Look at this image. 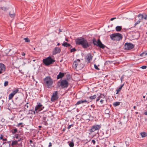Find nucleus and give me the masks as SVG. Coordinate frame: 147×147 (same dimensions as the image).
<instances>
[{"instance_id":"obj_1","label":"nucleus","mask_w":147,"mask_h":147,"mask_svg":"<svg viewBox=\"0 0 147 147\" xmlns=\"http://www.w3.org/2000/svg\"><path fill=\"white\" fill-rule=\"evenodd\" d=\"M75 42L76 45H81L84 49L87 48L90 45L87 40L83 38H76L75 40Z\"/></svg>"},{"instance_id":"obj_2","label":"nucleus","mask_w":147,"mask_h":147,"mask_svg":"<svg viewBox=\"0 0 147 147\" xmlns=\"http://www.w3.org/2000/svg\"><path fill=\"white\" fill-rule=\"evenodd\" d=\"M84 66V64L81 62L79 59H77L73 62V67L76 69L77 68L78 69H82Z\"/></svg>"},{"instance_id":"obj_3","label":"nucleus","mask_w":147,"mask_h":147,"mask_svg":"<svg viewBox=\"0 0 147 147\" xmlns=\"http://www.w3.org/2000/svg\"><path fill=\"white\" fill-rule=\"evenodd\" d=\"M44 83L48 88H51L53 84V81L50 76L46 77L43 80Z\"/></svg>"},{"instance_id":"obj_4","label":"nucleus","mask_w":147,"mask_h":147,"mask_svg":"<svg viewBox=\"0 0 147 147\" xmlns=\"http://www.w3.org/2000/svg\"><path fill=\"white\" fill-rule=\"evenodd\" d=\"M69 85L68 82L66 80H62L58 81L57 83V86L58 88L60 86L62 88H67Z\"/></svg>"},{"instance_id":"obj_5","label":"nucleus","mask_w":147,"mask_h":147,"mask_svg":"<svg viewBox=\"0 0 147 147\" xmlns=\"http://www.w3.org/2000/svg\"><path fill=\"white\" fill-rule=\"evenodd\" d=\"M92 41L94 45L100 48L104 49L106 47V46L102 44L99 39H98L97 41H96V39L94 38L92 40Z\"/></svg>"},{"instance_id":"obj_6","label":"nucleus","mask_w":147,"mask_h":147,"mask_svg":"<svg viewBox=\"0 0 147 147\" xmlns=\"http://www.w3.org/2000/svg\"><path fill=\"white\" fill-rule=\"evenodd\" d=\"M111 39L114 40L119 41L122 38V35L119 33L113 34L110 36Z\"/></svg>"},{"instance_id":"obj_7","label":"nucleus","mask_w":147,"mask_h":147,"mask_svg":"<svg viewBox=\"0 0 147 147\" xmlns=\"http://www.w3.org/2000/svg\"><path fill=\"white\" fill-rule=\"evenodd\" d=\"M55 61V60L52 59L50 56L43 60V63L46 66H48L51 64H52Z\"/></svg>"},{"instance_id":"obj_8","label":"nucleus","mask_w":147,"mask_h":147,"mask_svg":"<svg viewBox=\"0 0 147 147\" xmlns=\"http://www.w3.org/2000/svg\"><path fill=\"white\" fill-rule=\"evenodd\" d=\"M134 45L131 43H126L124 46V49L126 50H129L134 48Z\"/></svg>"},{"instance_id":"obj_9","label":"nucleus","mask_w":147,"mask_h":147,"mask_svg":"<svg viewBox=\"0 0 147 147\" xmlns=\"http://www.w3.org/2000/svg\"><path fill=\"white\" fill-rule=\"evenodd\" d=\"M100 127H101L100 125H94L91 127V129L89 130V131L91 133H92L96 130H98L100 129Z\"/></svg>"},{"instance_id":"obj_10","label":"nucleus","mask_w":147,"mask_h":147,"mask_svg":"<svg viewBox=\"0 0 147 147\" xmlns=\"http://www.w3.org/2000/svg\"><path fill=\"white\" fill-rule=\"evenodd\" d=\"M58 94V92L57 91H55L53 92L51 98V100L52 102H54L58 100L59 98Z\"/></svg>"},{"instance_id":"obj_11","label":"nucleus","mask_w":147,"mask_h":147,"mask_svg":"<svg viewBox=\"0 0 147 147\" xmlns=\"http://www.w3.org/2000/svg\"><path fill=\"white\" fill-rule=\"evenodd\" d=\"M44 107L40 104L39 103L38 104L36 105L35 108V111L37 113L42 110Z\"/></svg>"},{"instance_id":"obj_12","label":"nucleus","mask_w":147,"mask_h":147,"mask_svg":"<svg viewBox=\"0 0 147 147\" xmlns=\"http://www.w3.org/2000/svg\"><path fill=\"white\" fill-rule=\"evenodd\" d=\"M92 56L90 53H88L85 57V59L86 60H87L88 63H90L91 60H92Z\"/></svg>"},{"instance_id":"obj_13","label":"nucleus","mask_w":147,"mask_h":147,"mask_svg":"<svg viewBox=\"0 0 147 147\" xmlns=\"http://www.w3.org/2000/svg\"><path fill=\"white\" fill-rule=\"evenodd\" d=\"M61 50L60 48L58 47H55L53 52V54L55 55L57 53H59L61 52Z\"/></svg>"},{"instance_id":"obj_14","label":"nucleus","mask_w":147,"mask_h":147,"mask_svg":"<svg viewBox=\"0 0 147 147\" xmlns=\"http://www.w3.org/2000/svg\"><path fill=\"white\" fill-rule=\"evenodd\" d=\"M5 65L2 63H0V74L2 73V72L5 71Z\"/></svg>"},{"instance_id":"obj_15","label":"nucleus","mask_w":147,"mask_h":147,"mask_svg":"<svg viewBox=\"0 0 147 147\" xmlns=\"http://www.w3.org/2000/svg\"><path fill=\"white\" fill-rule=\"evenodd\" d=\"M87 102L88 103H89L88 102V101L86 100H82L78 101L76 103V104L75 105H78L79 104H81L82 103H86Z\"/></svg>"},{"instance_id":"obj_16","label":"nucleus","mask_w":147,"mask_h":147,"mask_svg":"<svg viewBox=\"0 0 147 147\" xmlns=\"http://www.w3.org/2000/svg\"><path fill=\"white\" fill-rule=\"evenodd\" d=\"M62 45L65 47H69L70 49L72 47V46L70 44L66 42H64L62 44Z\"/></svg>"},{"instance_id":"obj_17","label":"nucleus","mask_w":147,"mask_h":147,"mask_svg":"<svg viewBox=\"0 0 147 147\" xmlns=\"http://www.w3.org/2000/svg\"><path fill=\"white\" fill-rule=\"evenodd\" d=\"M64 76V74L61 72H60L59 74L57 76V79L58 80L59 79L61 78Z\"/></svg>"},{"instance_id":"obj_18","label":"nucleus","mask_w":147,"mask_h":147,"mask_svg":"<svg viewBox=\"0 0 147 147\" xmlns=\"http://www.w3.org/2000/svg\"><path fill=\"white\" fill-rule=\"evenodd\" d=\"M124 85V84H123L119 88L117 89L116 90L117 91V93L116 94H118L119 92H120V90L123 87Z\"/></svg>"},{"instance_id":"obj_19","label":"nucleus","mask_w":147,"mask_h":147,"mask_svg":"<svg viewBox=\"0 0 147 147\" xmlns=\"http://www.w3.org/2000/svg\"><path fill=\"white\" fill-rule=\"evenodd\" d=\"M97 97L96 95H94L93 96H91L89 97V98L91 100H94Z\"/></svg>"},{"instance_id":"obj_20","label":"nucleus","mask_w":147,"mask_h":147,"mask_svg":"<svg viewBox=\"0 0 147 147\" xmlns=\"http://www.w3.org/2000/svg\"><path fill=\"white\" fill-rule=\"evenodd\" d=\"M140 134L142 138L145 137L147 136V134L145 132H142L140 133Z\"/></svg>"},{"instance_id":"obj_21","label":"nucleus","mask_w":147,"mask_h":147,"mask_svg":"<svg viewBox=\"0 0 147 147\" xmlns=\"http://www.w3.org/2000/svg\"><path fill=\"white\" fill-rule=\"evenodd\" d=\"M122 29L121 26H117L116 27V30L117 31H120Z\"/></svg>"},{"instance_id":"obj_22","label":"nucleus","mask_w":147,"mask_h":147,"mask_svg":"<svg viewBox=\"0 0 147 147\" xmlns=\"http://www.w3.org/2000/svg\"><path fill=\"white\" fill-rule=\"evenodd\" d=\"M35 111L32 110H30L29 111L28 114H35Z\"/></svg>"},{"instance_id":"obj_23","label":"nucleus","mask_w":147,"mask_h":147,"mask_svg":"<svg viewBox=\"0 0 147 147\" xmlns=\"http://www.w3.org/2000/svg\"><path fill=\"white\" fill-rule=\"evenodd\" d=\"M18 88L14 90L13 91L12 93L14 95L16 94L17 93H18Z\"/></svg>"},{"instance_id":"obj_24","label":"nucleus","mask_w":147,"mask_h":147,"mask_svg":"<svg viewBox=\"0 0 147 147\" xmlns=\"http://www.w3.org/2000/svg\"><path fill=\"white\" fill-rule=\"evenodd\" d=\"M138 17L139 18L141 17V18L140 19V20H142L144 18V13L143 14H139L138 16Z\"/></svg>"},{"instance_id":"obj_25","label":"nucleus","mask_w":147,"mask_h":147,"mask_svg":"<svg viewBox=\"0 0 147 147\" xmlns=\"http://www.w3.org/2000/svg\"><path fill=\"white\" fill-rule=\"evenodd\" d=\"M28 104H29V103L27 102L26 104L25 105L24 107V111H25L26 110H27L29 108V105Z\"/></svg>"},{"instance_id":"obj_26","label":"nucleus","mask_w":147,"mask_h":147,"mask_svg":"<svg viewBox=\"0 0 147 147\" xmlns=\"http://www.w3.org/2000/svg\"><path fill=\"white\" fill-rule=\"evenodd\" d=\"M14 95L12 93L10 94L9 95V99L11 100L12 99L13 96H14Z\"/></svg>"},{"instance_id":"obj_27","label":"nucleus","mask_w":147,"mask_h":147,"mask_svg":"<svg viewBox=\"0 0 147 147\" xmlns=\"http://www.w3.org/2000/svg\"><path fill=\"white\" fill-rule=\"evenodd\" d=\"M9 15L11 18H13L15 16V14L14 13H9Z\"/></svg>"},{"instance_id":"obj_28","label":"nucleus","mask_w":147,"mask_h":147,"mask_svg":"<svg viewBox=\"0 0 147 147\" xmlns=\"http://www.w3.org/2000/svg\"><path fill=\"white\" fill-rule=\"evenodd\" d=\"M104 97H105V96H104V94H100V96H99L98 98H99V99L100 100V98H104Z\"/></svg>"},{"instance_id":"obj_29","label":"nucleus","mask_w":147,"mask_h":147,"mask_svg":"<svg viewBox=\"0 0 147 147\" xmlns=\"http://www.w3.org/2000/svg\"><path fill=\"white\" fill-rule=\"evenodd\" d=\"M120 102H116L114 103L113 105L115 106H117L119 105Z\"/></svg>"},{"instance_id":"obj_30","label":"nucleus","mask_w":147,"mask_h":147,"mask_svg":"<svg viewBox=\"0 0 147 147\" xmlns=\"http://www.w3.org/2000/svg\"><path fill=\"white\" fill-rule=\"evenodd\" d=\"M24 40H25V42H30V40L28 38H24Z\"/></svg>"},{"instance_id":"obj_31","label":"nucleus","mask_w":147,"mask_h":147,"mask_svg":"<svg viewBox=\"0 0 147 147\" xmlns=\"http://www.w3.org/2000/svg\"><path fill=\"white\" fill-rule=\"evenodd\" d=\"M69 146L70 147H73L74 146V144L73 142H70L69 144Z\"/></svg>"},{"instance_id":"obj_32","label":"nucleus","mask_w":147,"mask_h":147,"mask_svg":"<svg viewBox=\"0 0 147 147\" xmlns=\"http://www.w3.org/2000/svg\"><path fill=\"white\" fill-rule=\"evenodd\" d=\"M18 131V129L16 128H15L13 129V131H12V133L13 134H16Z\"/></svg>"},{"instance_id":"obj_33","label":"nucleus","mask_w":147,"mask_h":147,"mask_svg":"<svg viewBox=\"0 0 147 147\" xmlns=\"http://www.w3.org/2000/svg\"><path fill=\"white\" fill-rule=\"evenodd\" d=\"M140 20H138V21H137V22H136L135 23V24L134 25V27H135L138 24H139V23H140V22H141V21H140Z\"/></svg>"},{"instance_id":"obj_34","label":"nucleus","mask_w":147,"mask_h":147,"mask_svg":"<svg viewBox=\"0 0 147 147\" xmlns=\"http://www.w3.org/2000/svg\"><path fill=\"white\" fill-rule=\"evenodd\" d=\"M76 51V50L75 48H74L72 49H71L70 50V52H75Z\"/></svg>"},{"instance_id":"obj_35","label":"nucleus","mask_w":147,"mask_h":147,"mask_svg":"<svg viewBox=\"0 0 147 147\" xmlns=\"http://www.w3.org/2000/svg\"><path fill=\"white\" fill-rule=\"evenodd\" d=\"M147 15L145 13H144V19L146 20H147Z\"/></svg>"},{"instance_id":"obj_36","label":"nucleus","mask_w":147,"mask_h":147,"mask_svg":"<svg viewBox=\"0 0 147 147\" xmlns=\"http://www.w3.org/2000/svg\"><path fill=\"white\" fill-rule=\"evenodd\" d=\"M8 82L7 81H5L4 84V86H7L8 85Z\"/></svg>"},{"instance_id":"obj_37","label":"nucleus","mask_w":147,"mask_h":147,"mask_svg":"<svg viewBox=\"0 0 147 147\" xmlns=\"http://www.w3.org/2000/svg\"><path fill=\"white\" fill-rule=\"evenodd\" d=\"M17 141H13L12 142V144L13 145H16L17 143Z\"/></svg>"},{"instance_id":"obj_38","label":"nucleus","mask_w":147,"mask_h":147,"mask_svg":"<svg viewBox=\"0 0 147 147\" xmlns=\"http://www.w3.org/2000/svg\"><path fill=\"white\" fill-rule=\"evenodd\" d=\"M94 67L96 69L98 70H99V69L96 64L94 65Z\"/></svg>"},{"instance_id":"obj_39","label":"nucleus","mask_w":147,"mask_h":147,"mask_svg":"<svg viewBox=\"0 0 147 147\" xmlns=\"http://www.w3.org/2000/svg\"><path fill=\"white\" fill-rule=\"evenodd\" d=\"M147 66L146 65H144L143 66H142L141 68H142V69H145L146 68Z\"/></svg>"},{"instance_id":"obj_40","label":"nucleus","mask_w":147,"mask_h":147,"mask_svg":"<svg viewBox=\"0 0 147 147\" xmlns=\"http://www.w3.org/2000/svg\"><path fill=\"white\" fill-rule=\"evenodd\" d=\"M44 124L45 125H48V123L47 121H43Z\"/></svg>"},{"instance_id":"obj_41","label":"nucleus","mask_w":147,"mask_h":147,"mask_svg":"<svg viewBox=\"0 0 147 147\" xmlns=\"http://www.w3.org/2000/svg\"><path fill=\"white\" fill-rule=\"evenodd\" d=\"M23 123H20L18 124L17 126L19 127L20 125H22Z\"/></svg>"},{"instance_id":"obj_42","label":"nucleus","mask_w":147,"mask_h":147,"mask_svg":"<svg viewBox=\"0 0 147 147\" xmlns=\"http://www.w3.org/2000/svg\"><path fill=\"white\" fill-rule=\"evenodd\" d=\"M92 142L93 143V144H95L96 142L94 140H92Z\"/></svg>"},{"instance_id":"obj_43","label":"nucleus","mask_w":147,"mask_h":147,"mask_svg":"<svg viewBox=\"0 0 147 147\" xmlns=\"http://www.w3.org/2000/svg\"><path fill=\"white\" fill-rule=\"evenodd\" d=\"M16 136L15 137L17 139H18L19 138V135L18 134H16Z\"/></svg>"},{"instance_id":"obj_44","label":"nucleus","mask_w":147,"mask_h":147,"mask_svg":"<svg viewBox=\"0 0 147 147\" xmlns=\"http://www.w3.org/2000/svg\"><path fill=\"white\" fill-rule=\"evenodd\" d=\"M72 125V124L69 125L67 127V129H69L71 127Z\"/></svg>"},{"instance_id":"obj_45","label":"nucleus","mask_w":147,"mask_h":147,"mask_svg":"<svg viewBox=\"0 0 147 147\" xmlns=\"http://www.w3.org/2000/svg\"><path fill=\"white\" fill-rule=\"evenodd\" d=\"M116 19V18H111V19H110V20L111 21H113V20H115V19Z\"/></svg>"},{"instance_id":"obj_46","label":"nucleus","mask_w":147,"mask_h":147,"mask_svg":"<svg viewBox=\"0 0 147 147\" xmlns=\"http://www.w3.org/2000/svg\"><path fill=\"white\" fill-rule=\"evenodd\" d=\"M23 140V139L20 138L18 140V141L17 142H19V141H20L22 140Z\"/></svg>"},{"instance_id":"obj_47","label":"nucleus","mask_w":147,"mask_h":147,"mask_svg":"<svg viewBox=\"0 0 147 147\" xmlns=\"http://www.w3.org/2000/svg\"><path fill=\"white\" fill-rule=\"evenodd\" d=\"M123 77L122 76L121 77V78H120V79L121 80V82H122V81L123 79Z\"/></svg>"},{"instance_id":"obj_48","label":"nucleus","mask_w":147,"mask_h":147,"mask_svg":"<svg viewBox=\"0 0 147 147\" xmlns=\"http://www.w3.org/2000/svg\"><path fill=\"white\" fill-rule=\"evenodd\" d=\"M104 100H100V102L102 104L103 103Z\"/></svg>"},{"instance_id":"obj_49","label":"nucleus","mask_w":147,"mask_h":147,"mask_svg":"<svg viewBox=\"0 0 147 147\" xmlns=\"http://www.w3.org/2000/svg\"><path fill=\"white\" fill-rule=\"evenodd\" d=\"M22 56H25V53L24 52H22Z\"/></svg>"},{"instance_id":"obj_50","label":"nucleus","mask_w":147,"mask_h":147,"mask_svg":"<svg viewBox=\"0 0 147 147\" xmlns=\"http://www.w3.org/2000/svg\"><path fill=\"white\" fill-rule=\"evenodd\" d=\"M43 120H44V121H46V117H43Z\"/></svg>"},{"instance_id":"obj_51","label":"nucleus","mask_w":147,"mask_h":147,"mask_svg":"<svg viewBox=\"0 0 147 147\" xmlns=\"http://www.w3.org/2000/svg\"><path fill=\"white\" fill-rule=\"evenodd\" d=\"M51 146H52L51 144V142H50L49 143V147H50Z\"/></svg>"},{"instance_id":"obj_52","label":"nucleus","mask_w":147,"mask_h":147,"mask_svg":"<svg viewBox=\"0 0 147 147\" xmlns=\"http://www.w3.org/2000/svg\"><path fill=\"white\" fill-rule=\"evenodd\" d=\"M3 138V136L2 135H1L0 138L1 139H2Z\"/></svg>"},{"instance_id":"obj_53","label":"nucleus","mask_w":147,"mask_h":147,"mask_svg":"<svg viewBox=\"0 0 147 147\" xmlns=\"http://www.w3.org/2000/svg\"><path fill=\"white\" fill-rule=\"evenodd\" d=\"M99 100V98H97V99L96 100V102H98Z\"/></svg>"},{"instance_id":"obj_54","label":"nucleus","mask_w":147,"mask_h":147,"mask_svg":"<svg viewBox=\"0 0 147 147\" xmlns=\"http://www.w3.org/2000/svg\"><path fill=\"white\" fill-rule=\"evenodd\" d=\"M144 115H147V111H146L145 112V113H144Z\"/></svg>"},{"instance_id":"obj_55","label":"nucleus","mask_w":147,"mask_h":147,"mask_svg":"<svg viewBox=\"0 0 147 147\" xmlns=\"http://www.w3.org/2000/svg\"><path fill=\"white\" fill-rule=\"evenodd\" d=\"M7 139L6 138H5V139H3V141H6L7 140Z\"/></svg>"},{"instance_id":"obj_56","label":"nucleus","mask_w":147,"mask_h":147,"mask_svg":"<svg viewBox=\"0 0 147 147\" xmlns=\"http://www.w3.org/2000/svg\"><path fill=\"white\" fill-rule=\"evenodd\" d=\"M32 142H32V140H30V143H32Z\"/></svg>"},{"instance_id":"obj_57","label":"nucleus","mask_w":147,"mask_h":147,"mask_svg":"<svg viewBox=\"0 0 147 147\" xmlns=\"http://www.w3.org/2000/svg\"><path fill=\"white\" fill-rule=\"evenodd\" d=\"M144 53H142V54H141L140 55V56H143V55L144 54Z\"/></svg>"},{"instance_id":"obj_58","label":"nucleus","mask_w":147,"mask_h":147,"mask_svg":"<svg viewBox=\"0 0 147 147\" xmlns=\"http://www.w3.org/2000/svg\"><path fill=\"white\" fill-rule=\"evenodd\" d=\"M39 128H40H40H41L42 127L41 126H38Z\"/></svg>"},{"instance_id":"obj_59","label":"nucleus","mask_w":147,"mask_h":147,"mask_svg":"<svg viewBox=\"0 0 147 147\" xmlns=\"http://www.w3.org/2000/svg\"><path fill=\"white\" fill-rule=\"evenodd\" d=\"M134 109H136V106H134Z\"/></svg>"},{"instance_id":"obj_60","label":"nucleus","mask_w":147,"mask_h":147,"mask_svg":"<svg viewBox=\"0 0 147 147\" xmlns=\"http://www.w3.org/2000/svg\"><path fill=\"white\" fill-rule=\"evenodd\" d=\"M65 40L67 41H68V39H67V38H66L65 39Z\"/></svg>"},{"instance_id":"obj_61","label":"nucleus","mask_w":147,"mask_h":147,"mask_svg":"<svg viewBox=\"0 0 147 147\" xmlns=\"http://www.w3.org/2000/svg\"><path fill=\"white\" fill-rule=\"evenodd\" d=\"M60 45V43H58V44H57V45H58V46H59V45Z\"/></svg>"},{"instance_id":"obj_62","label":"nucleus","mask_w":147,"mask_h":147,"mask_svg":"<svg viewBox=\"0 0 147 147\" xmlns=\"http://www.w3.org/2000/svg\"><path fill=\"white\" fill-rule=\"evenodd\" d=\"M135 113H136V114H137L138 113V112H136Z\"/></svg>"},{"instance_id":"obj_63","label":"nucleus","mask_w":147,"mask_h":147,"mask_svg":"<svg viewBox=\"0 0 147 147\" xmlns=\"http://www.w3.org/2000/svg\"><path fill=\"white\" fill-rule=\"evenodd\" d=\"M143 98H145V96H143Z\"/></svg>"},{"instance_id":"obj_64","label":"nucleus","mask_w":147,"mask_h":147,"mask_svg":"<svg viewBox=\"0 0 147 147\" xmlns=\"http://www.w3.org/2000/svg\"><path fill=\"white\" fill-rule=\"evenodd\" d=\"M65 129H63V131H65Z\"/></svg>"}]
</instances>
